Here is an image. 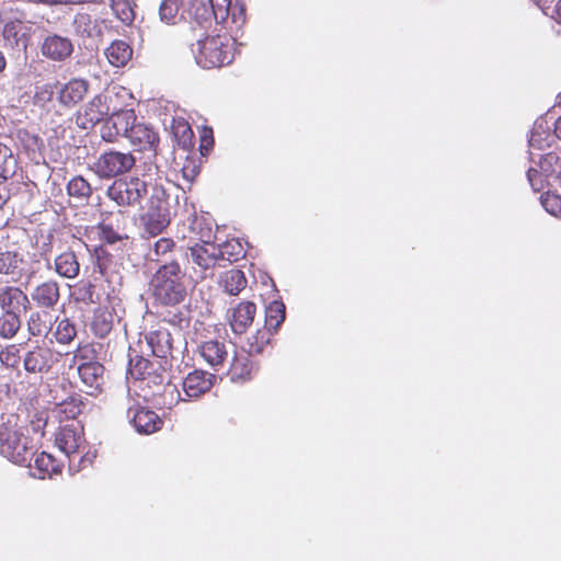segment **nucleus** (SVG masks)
Returning <instances> with one entry per match:
<instances>
[{
  "instance_id": "1",
  "label": "nucleus",
  "mask_w": 561,
  "mask_h": 561,
  "mask_svg": "<svg viewBox=\"0 0 561 561\" xmlns=\"http://www.w3.org/2000/svg\"><path fill=\"white\" fill-rule=\"evenodd\" d=\"M150 288L156 301L163 306H178L186 299L187 287L185 272L172 260L161 264L150 280Z\"/></svg>"
},
{
  "instance_id": "2",
  "label": "nucleus",
  "mask_w": 561,
  "mask_h": 561,
  "mask_svg": "<svg viewBox=\"0 0 561 561\" xmlns=\"http://www.w3.org/2000/svg\"><path fill=\"white\" fill-rule=\"evenodd\" d=\"M236 41L228 36H206L192 44V53L196 64L204 69H213L229 65L234 58Z\"/></svg>"
},
{
  "instance_id": "3",
  "label": "nucleus",
  "mask_w": 561,
  "mask_h": 561,
  "mask_svg": "<svg viewBox=\"0 0 561 561\" xmlns=\"http://www.w3.org/2000/svg\"><path fill=\"white\" fill-rule=\"evenodd\" d=\"M55 444L68 458V467L71 472H78L95 458V453L85 450L83 431L79 425H66L56 434Z\"/></svg>"
},
{
  "instance_id": "4",
  "label": "nucleus",
  "mask_w": 561,
  "mask_h": 561,
  "mask_svg": "<svg viewBox=\"0 0 561 561\" xmlns=\"http://www.w3.org/2000/svg\"><path fill=\"white\" fill-rule=\"evenodd\" d=\"M28 437L24 436L15 425L0 424V453L13 463L30 466L33 457Z\"/></svg>"
},
{
  "instance_id": "5",
  "label": "nucleus",
  "mask_w": 561,
  "mask_h": 561,
  "mask_svg": "<svg viewBox=\"0 0 561 561\" xmlns=\"http://www.w3.org/2000/svg\"><path fill=\"white\" fill-rule=\"evenodd\" d=\"M148 194L147 183L139 178H122L115 180L107 188L106 195L118 206L135 207L140 205Z\"/></svg>"
},
{
  "instance_id": "6",
  "label": "nucleus",
  "mask_w": 561,
  "mask_h": 561,
  "mask_svg": "<svg viewBox=\"0 0 561 561\" xmlns=\"http://www.w3.org/2000/svg\"><path fill=\"white\" fill-rule=\"evenodd\" d=\"M135 163L131 153L110 150L98 158L92 170L101 179H111L130 171Z\"/></svg>"
},
{
  "instance_id": "7",
  "label": "nucleus",
  "mask_w": 561,
  "mask_h": 561,
  "mask_svg": "<svg viewBox=\"0 0 561 561\" xmlns=\"http://www.w3.org/2000/svg\"><path fill=\"white\" fill-rule=\"evenodd\" d=\"M561 117H556L553 110L539 117L531 129L528 144L530 149L545 150L550 148L560 138L558 124Z\"/></svg>"
},
{
  "instance_id": "8",
  "label": "nucleus",
  "mask_w": 561,
  "mask_h": 561,
  "mask_svg": "<svg viewBox=\"0 0 561 561\" xmlns=\"http://www.w3.org/2000/svg\"><path fill=\"white\" fill-rule=\"evenodd\" d=\"M186 257L195 275L201 279L206 278L208 272H211L219 262L216 244L210 242L196 243L188 248Z\"/></svg>"
},
{
  "instance_id": "9",
  "label": "nucleus",
  "mask_w": 561,
  "mask_h": 561,
  "mask_svg": "<svg viewBox=\"0 0 561 561\" xmlns=\"http://www.w3.org/2000/svg\"><path fill=\"white\" fill-rule=\"evenodd\" d=\"M230 0H191V11L194 19L203 25L213 19L225 21L229 14Z\"/></svg>"
},
{
  "instance_id": "10",
  "label": "nucleus",
  "mask_w": 561,
  "mask_h": 561,
  "mask_svg": "<svg viewBox=\"0 0 561 561\" xmlns=\"http://www.w3.org/2000/svg\"><path fill=\"white\" fill-rule=\"evenodd\" d=\"M107 102H112L111 94L95 95L85 104L82 111L78 112L76 123L82 129H91L100 123L104 116L110 114L111 107Z\"/></svg>"
},
{
  "instance_id": "11",
  "label": "nucleus",
  "mask_w": 561,
  "mask_h": 561,
  "mask_svg": "<svg viewBox=\"0 0 561 561\" xmlns=\"http://www.w3.org/2000/svg\"><path fill=\"white\" fill-rule=\"evenodd\" d=\"M25 255L15 250L0 251V275L9 276L13 282L23 277L30 279L34 272L26 268Z\"/></svg>"
},
{
  "instance_id": "12",
  "label": "nucleus",
  "mask_w": 561,
  "mask_h": 561,
  "mask_svg": "<svg viewBox=\"0 0 561 561\" xmlns=\"http://www.w3.org/2000/svg\"><path fill=\"white\" fill-rule=\"evenodd\" d=\"M215 375L204 370L195 369L186 375L182 381L185 401L198 399L208 392L214 383Z\"/></svg>"
},
{
  "instance_id": "13",
  "label": "nucleus",
  "mask_w": 561,
  "mask_h": 561,
  "mask_svg": "<svg viewBox=\"0 0 561 561\" xmlns=\"http://www.w3.org/2000/svg\"><path fill=\"white\" fill-rule=\"evenodd\" d=\"M77 371L84 391L90 396H96L104 385V367L99 362L89 360L78 363Z\"/></svg>"
},
{
  "instance_id": "14",
  "label": "nucleus",
  "mask_w": 561,
  "mask_h": 561,
  "mask_svg": "<svg viewBox=\"0 0 561 561\" xmlns=\"http://www.w3.org/2000/svg\"><path fill=\"white\" fill-rule=\"evenodd\" d=\"M32 27L22 21H10L3 26L2 36L7 47L26 51Z\"/></svg>"
},
{
  "instance_id": "15",
  "label": "nucleus",
  "mask_w": 561,
  "mask_h": 561,
  "mask_svg": "<svg viewBox=\"0 0 561 561\" xmlns=\"http://www.w3.org/2000/svg\"><path fill=\"white\" fill-rule=\"evenodd\" d=\"M31 299L38 308L53 310L60 299L58 282L47 279L36 285L31 291Z\"/></svg>"
},
{
  "instance_id": "16",
  "label": "nucleus",
  "mask_w": 561,
  "mask_h": 561,
  "mask_svg": "<svg viewBox=\"0 0 561 561\" xmlns=\"http://www.w3.org/2000/svg\"><path fill=\"white\" fill-rule=\"evenodd\" d=\"M127 416L133 423L135 430L140 434H151L158 431L162 421L156 412L147 408H128Z\"/></svg>"
},
{
  "instance_id": "17",
  "label": "nucleus",
  "mask_w": 561,
  "mask_h": 561,
  "mask_svg": "<svg viewBox=\"0 0 561 561\" xmlns=\"http://www.w3.org/2000/svg\"><path fill=\"white\" fill-rule=\"evenodd\" d=\"M28 306L30 298L20 287L13 285L0 287V309L2 312L21 313Z\"/></svg>"
},
{
  "instance_id": "18",
  "label": "nucleus",
  "mask_w": 561,
  "mask_h": 561,
  "mask_svg": "<svg viewBox=\"0 0 561 561\" xmlns=\"http://www.w3.org/2000/svg\"><path fill=\"white\" fill-rule=\"evenodd\" d=\"M73 51V45L68 37L59 35L47 36L42 45V53L45 57L62 61L67 59Z\"/></svg>"
},
{
  "instance_id": "19",
  "label": "nucleus",
  "mask_w": 561,
  "mask_h": 561,
  "mask_svg": "<svg viewBox=\"0 0 561 561\" xmlns=\"http://www.w3.org/2000/svg\"><path fill=\"white\" fill-rule=\"evenodd\" d=\"M255 312L256 307L251 301L240 302L236 308H233L229 317V323L232 332L238 335L245 333L254 320Z\"/></svg>"
},
{
  "instance_id": "20",
  "label": "nucleus",
  "mask_w": 561,
  "mask_h": 561,
  "mask_svg": "<svg viewBox=\"0 0 561 561\" xmlns=\"http://www.w3.org/2000/svg\"><path fill=\"white\" fill-rule=\"evenodd\" d=\"M23 364L27 373H46L53 364V352L48 347L37 346L25 354Z\"/></svg>"
},
{
  "instance_id": "21",
  "label": "nucleus",
  "mask_w": 561,
  "mask_h": 561,
  "mask_svg": "<svg viewBox=\"0 0 561 561\" xmlns=\"http://www.w3.org/2000/svg\"><path fill=\"white\" fill-rule=\"evenodd\" d=\"M89 90L88 81L71 79L62 84L58 91V101L62 106L72 107L83 100Z\"/></svg>"
},
{
  "instance_id": "22",
  "label": "nucleus",
  "mask_w": 561,
  "mask_h": 561,
  "mask_svg": "<svg viewBox=\"0 0 561 561\" xmlns=\"http://www.w3.org/2000/svg\"><path fill=\"white\" fill-rule=\"evenodd\" d=\"M198 352L204 360L213 368L222 366L229 354L225 342L218 340L203 342L198 346Z\"/></svg>"
},
{
  "instance_id": "23",
  "label": "nucleus",
  "mask_w": 561,
  "mask_h": 561,
  "mask_svg": "<svg viewBox=\"0 0 561 561\" xmlns=\"http://www.w3.org/2000/svg\"><path fill=\"white\" fill-rule=\"evenodd\" d=\"M252 354L245 350L234 351V355L229 366V375L232 381H245L251 379L254 371V364L250 359Z\"/></svg>"
},
{
  "instance_id": "24",
  "label": "nucleus",
  "mask_w": 561,
  "mask_h": 561,
  "mask_svg": "<svg viewBox=\"0 0 561 561\" xmlns=\"http://www.w3.org/2000/svg\"><path fill=\"white\" fill-rule=\"evenodd\" d=\"M540 175L545 178L546 186L561 184V162L557 151H549L540 157Z\"/></svg>"
},
{
  "instance_id": "25",
  "label": "nucleus",
  "mask_w": 561,
  "mask_h": 561,
  "mask_svg": "<svg viewBox=\"0 0 561 561\" xmlns=\"http://www.w3.org/2000/svg\"><path fill=\"white\" fill-rule=\"evenodd\" d=\"M146 342L156 357L167 358L171 354L172 337L171 333L164 328L150 331L146 335Z\"/></svg>"
},
{
  "instance_id": "26",
  "label": "nucleus",
  "mask_w": 561,
  "mask_h": 561,
  "mask_svg": "<svg viewBox=\"0 0 561 561\" xmlns=\"http://www.w3.org/2000/svg\"><path fill=\"white\" fill-rule=\"evenodd\" d=\"M170 221L171 213L146 210L140 217L142 231L150 237L160 234L170 225Z\"/></svg>"
},
{
  "instance_id": "27",
  "label": "nucleus",
  "mask_w": 561,
  "mask_h": 561,
  "mask_svg": "<svg viewBox=\"0 0 561 561\" xmlns=\"http://www.w3.org/2000/svg\"><path fill=\"white\" fill-rule=\"evenodd\" d=\"M175 242L171 238H160L149 245L146 254L149 262H157L160 265L170 263L173 259Z\"/></svg>"
},
{
  "instance_id": "28",
  "label": "nucleus",
  "mask_w": 561,
  "mask_h": 561,
  "mask_svg": "<svg viewBox=\"0 0 561 561\" xmlns=\"http://www.w3.org/2000/svg\"><path fill=\"white\" fill-rule=\"evenodd\" d=\"M55 272L67 279H73L79 275L80 263L73 251H66L60 253L54 260Z\"/></svg>"
},
{
  "instance_id": "29",
  "label": "nucleus",
  "mask_w": 561,
  "mask_h": 561,
  "mask_svg": "<svg viewBox=\"0 0 561 561\" xmlns=\"http://www.w3.org/2000/svg\"><path fill=\"white\" fill-rule=\"evenodd\" d=\"M105 57L114 67H124L133 57V48L125 41L116 39L105 49Z\"/></svg>"
},
{
  "instance_id": "30",
  "label": "nucleus",
  "mask_w": 561,
  "mask_h": 561,
  "mask_svg": "<svg viewBox=\"0 0 561 561\" xmlns=\"http://www.w3.org/2000/svg\"><path fill=\"white\" fill-rule=\"evenodd\" d=\"M126 138L140 150L152 149L158 142L157 134L144 124H135Z\"/></svg>"
},
{
  "instance_id": "31",
  "label": "nucleus",
  "mask_w": 561,
  "mask_h": 561,
  "mask_svg": "<svg viewBox=\"0 0 561 561\" xmlns=\"http://www.w3.org/2000/svg\"><path fill=\"white\" fill-rule=\"evenodd\" d=\"M219 285L225 293L237 296L247 287V278L242 271L232 268L221 275Z\"/></svg>"
},
{
  "instance_id": "32",
  "label": "nucleus",
  "mask_w": 561,
  "mask_h": 561,
  "mask_svg": "<svg viewBox=\"0 0 561 561\" xmlns=\"http://www.w3.org/2000/svg\"><path fill=\"white\" fill-rule=\"evenodd\" d=\"M116 317L108 308H98L94 311L91 328L99 337H105L113 329Z\"/></svg>"
},
{
  "instance_id": "33",
  "label": "nucleus",
  "mask_w": 561,
  "mask_h": 561,
  "mask_svg": "<svg viewBox=\"0 0 561 561\" xmlns=\"http://www.w3.org/2000/svg\"><path fill=\"white\" fill-rule=\"evenodd\" d=\"M68 195L73 198L77 204H87L92 195L90 183L81 175L72 178L67 184Z\"/></svg>"
},
{
  "instance_id": "34",
  "label": "nucleus",
  "mask_w": 561,
  "mask_h": 561,
  "mask_svg": "<svg viewBox=\"0 0 561 561\" xmlns=\"http://www.w3.org/2000/svg\"><path fill=\"white\" fill-rule=\"evenodd\" d=\"M51 329V317L46 309L33 311L27 319V331L33 336L46 335Z\"/></svg>"
},
{
  "instance_id": "35",
  "label": "nucleus",
  "mask_w": 561,
  "mask_h": 561,
  "mask_svg": "<svg viewBox=\"0 0 561 561\" xmlns=\"http://www.w3.org/2000/svg\"><path fill=\"white\" fill-rule=\"evenodd\" d=\"M112 126L119 135L127 137L136 124V115L134 110L113 111L108 117Z\"/></svg>"
},
{
  "instance_id": "36",
  "label": "nucleus",
  "mask_w": 561,
  "mask_h": 561,
  "mask_svg": "<svg viewBox=\"0 0 561 561\" xmlns=\"http://www.w3.org/2000/svg\"><path fill=\"white\" fill-rule=\"evenodd\" d=\"M60 471L59 463L47 453H41L34 460V471L32 476L37 479H45Z\"/></svg>"
},
{
  "instance_id": "37",
  "label": "nucleus",
  "mask_w": 561,
  "mask_h": 561,
  "mask_svg": "<svg viewBox=\"0 0 561 561\" xmlns=\"http://www.w3.org/2000/svg\"><path fill=\"white\" fill-rule=\"evenodd\" d=\"M183 0H162L159 5V19L167 25H175L181 19L180 8Z\"/></svg>"
},
{
  "instance_id": "38",
  "label": "nucleus",
  "mask_w": 561,
  "mask_h": 561,
  "mask_svg": "<svg viewBox=\"0 0 561 561\" xmlns=\"http://www.w3.org/2000/svg\"><path fill=\"white\" fill-rule=\"evenodd\" d=\"M16 168L18 161L11 148L0 142V183L13 176Z\"/></svg>"
},
{
  "instance_id": "39",
  "label": "nucleus",
  "mask_w": 561,
  "mask_h": 561,
  "mask_svg": "<svg viewBox=\"0 0 561 561\" xmlns=\"http://www.w3.org/2000/svg\"><path fill=\"white\" fill-rule=\"evenodd\" d=\"M216 252L219 261L226 260L229 262L237 261L245 254L244 248L238 239H231L224 243L216 244Z\"/></svg>"
},
{
  "instance_id": "40",
  "label": "nucleus",
  "mask_w": 561,
  "mask_h": 561,
  "mask_svg": "<svg viewBox=\"0 0 561 561\" xmlns=\"http://www.w3.org/2000/svg\"><path fill=\"white\" fill-rule=\"evenodd\" d=\"M21 313L1 311L0 336L7 340L14 337L21 328Z\"/></svg>"
},
{
  "instance_id": "41",
  "label": "nucleus",
  "mask_w": 561,
  "mask_h": 561,
  "mask_svg": "<svg viewBox=\"0 0 561 561\" xmlns=\"http://www.w3.org/2000/svg\"><path fill=\"white\" fill-rule=\"evenodd\" d=\"M285 320V305L274 300L265 309V327L268 331L277 330Z\"/></svg>"
},
{
  "instance_id": "42",
  "label": "nucleus",
  "mask_w": 561,
  "mask_h": 561,
  "mask_svg": "<svg viewBox=\"0 0 561 561\" xmlns=\"http://www.w3.org/2000/svg\"><path fill=\"white\" fill-rule=\"evenodd\" d=\"M561 184H554L553 187L547 186V191L541 195L540 202L547 213L559 217L561 213V197L558 194V187Z\"/></svg>"
},
{
  "instance_id": "43",
  "label": "nucleus",
  "mask_w": 561,
  "mask_h": 561,
  "mask_svg": "<svg viewBox=\"0 0 561 561\" xmlns=\"http://www.w3.org/2000/svg\"><path fill=\"white\" fill-rule=\"evenodd\" d=\"M147 210L170 213L168 194L163 186L154 185L151 187Z\"/></svg>"
},
{
  "instance_id": "44",
  "label": "nucleus",
  "mask_w": 561,
  "mask_h": 561,
  "mask_svg": "<svg viewBox=\"0 0 561 561\" xmlns=\"http://www.w3.org/2000/svg\"><path fill=\"white\" fill-rule=\"evenodd\" d=\"M111 8L116 18L126 25L135 20L134 3L131 0H111Z\"/></svg>"
},
{
  "instance_id": "45",
  "label": "nucleus",
  "mask_w": 561,
  "mask_h": 561,
  "mask_svg": "<svg viewBox=\"0 0 561 561\" xmlns=\"http://www.w3.org/2000/svg\"><path fill=\"white\" fill-rule=\"evenodd\" d=\"M153 368L152 363L141 356H135L129 359L128 374L134 379L145 380L150 376Z\"/></svg>"
},
{
  "instance_id": "46",
  "label": "nucleus",
  "mask_w": 561,
  "mask_h": 561,
  "mask_svg": "<svg viewBox=\"0 0 561 561\" xmlns=\"http://www.w3.org/2000/svg\"><path fill=\"white\" fill-rule=\"evenodd\" d=\"M183 398L184 394H181L178 387L169 382L163 387V390L160 393L159 403L167 409H172L180 401H185Z\"/></svg>"
},
{
  "instance_id": "47",
  "label": "nucleus",
  "mask_w": 561,
  "mask_h": 561,
  "mask_svg": "<svg viewBox=\"0 0 561 561\" xmlns=\"http://www.w3.org/2000/svg\"><path fill=\"white\" fill-rule=\"evenodd\" d=\"M98 231L100 239L107 244H114L127 238V236L123 231L114 228V226L111 222L106 221H102L99 224Z\"/></svg>"
},
{
  "instance_id": "48",
  "label": "nucleus",
  "mask_w": 561,
  "mask_h": 561,
  "mask_svg": "<svg viewBox=\"0 0 561 561\" xmlns=\"http://www.w3.org/2000/svg\"><path fill=\"white\" fill-rule=\"evenodd\" d=\"M76 335V327L68 319L60 320L54 333V336L59 344H69L73 341Z\"/></svg>"
},
{
  "instance_id": "49",
  "label": "nucleus",
  "mask_w": 561,
  "mask_h": 561,
  "mask_svg": "<svg viewBox=\"0 0 561 561\" xmlns=\"http://www.w3.org/2000/svg\"><path fill=\"white\" fill-rule=\"evenodd\" d=\"M72 26L76 34L82 37H90L94 28L93 21L88 13H77Z\"/></svg>"
},
{
  "instance_id": "50",
  "label": "nucleus",
  "mask_w": 561,
  "mask_h": 561,
  "mask_svg": "<svg viewBox=\"0 0 561 561\" xmlns=\"http://www.w3.org/2000/svg\"><path fill=\"white\" fill-rule=\"evenodd\" d=\"M173 134L181 147L188 148L192 145L193 131L185 121L175 122L173 125Z\"/></svg>"
},
{
  "instance_id": "51",
  "label": "nucleus",
  "mask_w": 561,
  "mask_h": 561,
  "mask_svg": "<svg viewBox=\"0 0 561 561\" xmlns=\"http://www.w3.org/2000/svg\"><path fill=\"white\" fill-rule=\"evenodd\" d=\"M536 3L545 15L550 16L557 23H560L561 0H536Z\"/></svg>"
},
{
  "instance_id": "52",
  "label": "nucleus",
  "mask_w": 561,
  "mask_h": 561,
  "mask_svg": "<svg viewBox=\"0 0 561 561\" xmlns=\"http://www.w3.org/2000/svg\"><path fill=\"white\" fill-rule=\"evenodd\" d=\"M270 336L266 331L257 330L256 333L249 339L248 350H245L250 354H259L263 352L265 345L268 343Z\"/></svg>"
},
{
  "instance_id": "53",
  "label": "nucleus",
  "mask_w": 561,
  "mask_h": 561,
  "mask_svg": "<svg viewBox=\"0 0 561 561\" xmlns=\"http://www.w3.org/2000/svg\"><path fill=\"white\" fill-rule=\"evenodd\" d=\"M19 350L14 345L8 346L0 352L1 365L8 368H13L19 364Z\"/></svg>"
},
{
  "instance_id": "54",
  "label": "nucleus",
  "mask_w": 561,
  "mask_h": 561,
  "mask_svg": "<svg viewBox=\"0 0 561 561\" xmlns=\"http://www.w3.org/2000/svg\"><path fill=\"white\" fill-rule=\"evenodd\" d=\"M54 95V90L50 84H44L36 88L35 94H34V102L37 105H45L46 103L50 102Z\"/></svg>"
},
{
  "instance_id": "55",
  "label": "nucleus",
  "mask_w": 561,
  "mask_h": 561,
  "mask_svg": "<svg viewBox=\"0 0 561 561\" xmlns=\"http://www.w3.org/2000/svg\"><path fill=\"white\" fill-rule=\"evenodd\" d=\"M101 136L107 142L115 141L117 136H119V134L116 131V129L113 128L112 122L110 118H107L106 122L104 123V125L102 126Z\"/></svg>"
},
{
  "instance_id": "56",
  "label": "nucleus",
  "mask_w": 561,
  "mask_h": 561,
  "mask_svg": "<svg viewBox=\"0 0 561 561\" xmlns=\"http://www.w3.org/2000/svg\"><path fill=\"white\" fill-rule=\"evenodd\" d=\"M214 139L211 136V130L205 129L203 135L201 136V152L205 156L210 148L213 147Z\"/></svg>"
},
{
  "instance_id": "57",
  "label": "nucleus",
  "mask_w": 561,
  "mask_h": 561,
  "mask_svg": "<svg viewBox=\"0 0 561 561\" xmlns=\"http://www.w3.org/2000/svg\"><path fill=\"white\" fill-rule=\"evenodd\" d=\"M69 409L65 411L68 412L72 417L77 414H80L82 411L83 403L80 400L72 399V401L68 404Z\"/></svg>"
},
{
  "instance_id": "58",
  "label": "nucleus",
  "mask_w": 561,
  "mask_h": 561,
  "mask_svg": "<svg viewBox=\"0 0 561 561\" xmlns=\"http://www.w3.org/2000/svg\"><path fill=\"white\" fill-rule=\"evenodd\" d=\"M538 174V171L536 169H533L530 168L528 171H527V179L529 181V184L531 185V187L535 190V191H539L541 187H537L536 186V182H535V178L536 175Z\"/></svg>"
},
{
  "instance_id": "59",
  "label": "nucleus",
  "mask_w": 561,
  "mask_h": 561,
  "mask_svg": "<svg viewBox=\"0 0 561 561\" xmlns=\"http://www.w3.org/2000/svg\"><path fill=\"white\" fill-rule=\"evenodd\" d=\"M10 194L4 191L3 193H0V209L9 202Z\"/></svg>"
},
{
  "instance_id": "60",
  "label": "nucleus",
  "mask_w": 561,
  "mask_h": 561,
  "mask_svg": "<svg viewBox=\"0 0 561 561\" xmlns=\"http://www.w3.org/2000/svg\"><path fill=\"white\" fill-rule=\"evenodd\" d=\"M7 67V59L3 55V53L0 50V73H2L4 71Z\"/></svg>"
},
{
  "instance_id": "61",
  "label": "nucleus",
  "mask_w": 561,
  "mask_h": 561,
  "mask_svg": "<svg viewBox=\"0 0 561 561\" xmlns=\"http://www.w3.org/2000/svg\"><path fill=\"white\" fill-rule=\"evenodd\" d=\"M41 1L44 2V3H47V4L61 3V1H59V0H41Z\"/></svg>"
},
{
  "instance_id": "62",
  "label": "nucleus",
  "mask_w": 561,
  "mask_h": 561,
  "mask_svg": "<svg viewBox=\"0 0 561 561\" xmlns=\"http://www.w3.org/2000/svg\"><path fill=\"white\" fill-rule=\"evenodd\" d=\"M73 360H75V363H77V360H78V355H75Z\"/></svg>"
}]
</instances>
